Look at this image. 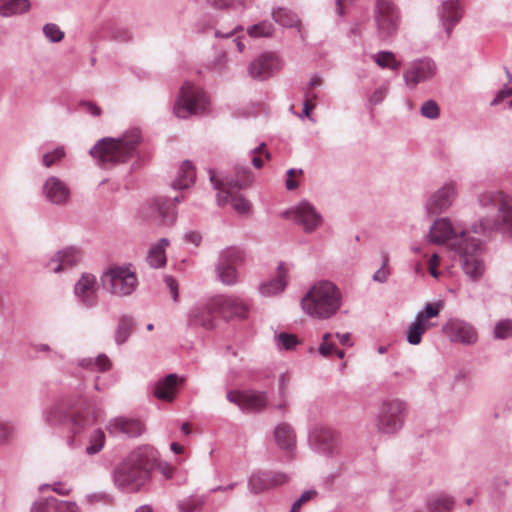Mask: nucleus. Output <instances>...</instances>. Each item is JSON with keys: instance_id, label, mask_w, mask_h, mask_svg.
<instances>
[{"instance_id": "f257e3e1", "label": "nucleus", "mask_w": 512, "mask_h": 512, "mask_svg": "<svg viewBox=\"0 0 512 512\" xmlns=\"http://www.w3.org/2000/svg\"><path fill=\"white\" fill-rule=\"evenodd\" d=\"M427 238L433 244H444L448 240H454L453 245L456 246L455 249L459 253L464 273L473 281L483 275L485 266L480 257L481 241L468 237L463 230L458 231L453 227L449 218L436 219L430 227Z\"/></svg>"}, {"instance_id": "f03ea898", "label": "nucleus", "mask_w": 512, "mask_h": 512, "mask_svg": "<svg viewBox=\"0 0 512 512\" xmlns=\"http://www.w3.org/2000/svg\"><path fill=\"white\" fill-rule=\"evenodd\" d=\"M479 220L471 228L476 234L512 229V200L501 191H485L478 197Z\"/></svg>"}, {"instance_id": "7ed1b4c3", "label": "nucleus", "mask_w": 512, "mask_h": 512, "mask_svg": "<svg viewBox=\"0 0 512 512\" xmlns=\"http://www.w3.org/2000/svg\"><path fill=\"white\" fill-rule=\"evenodd\" d=\"M141 141L139 129L133 128L118 138L100 139L89 153L101 167L111 168L135 156Z\"/></svg>"}, {"instance_id": "20e7f679", "label": "nucleus", "mask_w": 512, "mask_h": 512, "mask_svg": "<svg viewBox=\"0 0 512 512\" xmlns=\"http://www.w3.org/2000/svg\"><path fill=\"white\" fill-rule=\"evenodd\" d=\"M342 306V293L331 281L316 282L301 299V308L309 316L319 320L330 319Z\"/></svg>"}, {"instance_id": "39448f33", "label": "nucleus", "mask_w": 512, "mask_h": 512, "mask_svg": "<svg viewBox=\"0 0 512 512\" xmlns=\"http://www.w3.org/2000/svg\"><path fill=\"white\" fill-rule=\"evenodd\" d=\"M210 181L214 185L215 189H220L221 193L218 194V205L222 206L226 203H230L232 208L239 214H249L251 211L250 202L242 195L236 192V190L247 187L252 182V177L248 169L243 168L241 172H238L236 178L225 177L218 181L215 173L210 170Z\"/></svg>"}, {"instance_id": "423d86ee", "label": "nucleus", "mask_w": 512, "mask_h": 512, "mask_svg": "<svg viewBox=\"0 0 512 512\" xmlns=\"http://www.w3.org/2000/svg\"><path fill=\"white\" fill-rule=\"evenodd\" d=\"M151 465L140 453L119 465L114 471L115 485L123 492H136L149 478Z\"/></svg>"}, {"instance_id": "0eeeda50", "label": "nucleus", "mask_w": 512, "mask_h": 512, "mask_svg": "<svg viewBox=\"0 0 512 512\" xmlns=\"http://www.w3.org/2000/svg\"><path fill=\"white\" fill-rule=\"evenodd\" d=\"M76 404V401L72 400L70 397L58 399L44 411L46 423L51 426H57L69 421L73 434H79L86 427L92 425L94 419L86 417L81 413L73 414L71 410Z\"/></svg>"}, {"instance_id": "6e6552de", "label": "nucleus", "mask_w": 512, "mask_h": 512, "mask_svg": "<svg viewBox=\"0 0 512 512\" xmlns=\"http://www.w3.org/2000/svg\"><path fill=\"white\" fill-rule=\"evenodd\" d=\"M102 286L114 296L131 295L137 288L136 274L129 267L112 266L105 270L101 277Z\"/></svg>"}, {"instance_id": "1a4fd4ad", "label": "nucleus", "mask_w": 512, "mask_h": 512, "mask_svg": "<svg viewBox=\"0 0 512 512\" xmlns=\"http://www.w3.org/2000/svg\"><path fill=\"white\" fill-rule=\"evenodd\" d=\"M209 105L206 93L191 83H184L180 89L177 102L174 106L176 117L186 119L190 115L204 113Z\"/></svg>"}, {"instance_id": "9d476101", "label": "nucleus", "mask_w": 512, "mask_h": 512, "mask_svg": "<svg viewBox=\"0 0 512 512\" xmlns=\"http://www.w3.org/2000/svg\"><path fill=\"white\" fill-rule=\"evenodd\" d=\"M407 404L400 399L384 400L375 420L382 434H394L402 429L407 414Z\"/></svg>"}, {"instance_id": "9b49d317", "label": "nucleus", "mask_w": 512, "mask_h": 512, "mask_svg": "<svg viewBox=\"0 0 512 512\" xmlns=\"http://www.w3.org/2000/svg\"><path fill=\"white\" fill-rule=\"evenodd\" d=\"M442 302L427 303L420 309L413 321L406 328V340L410 345H419L422 341V336L431 328L437 326L436 322L432 319L439 316Z\"/></svg>"}, {"instance_id": "f8f14e48", "label": "nucleus", "mask_w": 512, "mask_h": 512, "mask_svg": "<svg viewBox=\"0 0 512 512\" xmlns=\"http://www.w3.org/2000/svg\"><path fill=\"white\" fill-rule=\"evenodd\" d=\"M373 17L381 38L394 35L400 25V11L395 0H374Z\"/></svg>"}, {"instance_id": "ddd939ff", "label": "nucleus", "mask_w": 512, "mask_h": 512, "mask_svg": "<svg viewBox=\"0 0 512 512\" xmlns=\"http://www.w3.org/2000/svg\"><path fill=\"white\" fill-rule=\"evenodd\" d=\"M99 292L100 285L92 273H82L73 288L76 302L85 309H93L98 306Z\"/></svg>"}, {"instance_id": "4468645a", "label": "nucleus", "mask_w": 512, "mask_h": 512, "mask_svg": "<svg viewBox=\"0 0 512 512\" xmlns=\"http://www.w3.org/2000/svg\"><path fill=\"white\" fill-rule=\"evenodd\" d=\"M243 261V253L235 247H228L220 252L215 271L219 280L227 286L238 282L236 265Z\"/></svg>"}, {"instance_id": "2eb2a0df", "label": "nucleus", "mask_w": 512, "mask_h": 512, "mask_svg": "<svg viewBox=\"0 0 512 512\" xmlns=\"http://www.w3.org/2000/svg\"><path fill=\"white\" fill-rule=\"evenodd\" d=\"M212 305L217 315L225 321L246 319L249 305L241 297L235 295H216L212 297Z\"/></svg>"}, {"instance_id": "dca6fc26", "label": "nucleus", "mask_w": 512, "mask_h": 512, "mask_svg": "<svg viewBox=\"0 0 512 512\" xmlns=\"http://www.w3.org/2000/svg\"><path fill=\"white\" fill-rule=\"evenodd\" d=\"M226 398L244 412H260L265 409L268 404V395L264 391H228Z\"/></svg>"}, {"instance_id": "f3484780", "label": "nucleus", "mask_w": 512, "mask_h": 512, "mask_svg": "<svg viewBox=\"0 0 512 512\" xmlns=\"http://www.w3.org/2000/svg\"><path fill=\"white\" fill-rule=\"evenodd\" d=\"M444 334L453 342L462 345H474L478 340L476 328L469 322L451 318L442 327Z\"/></svg>"}, {"instance_id": "a211bd4d", "label": "nucleus", "mask_w": 512, "mask_h": 512, "mask_svg": "<svg viewBox=\"0 0 512 512\" xmlns=\"http://www.w3.org/2000/svg\"><path fill=\"white\" fill-rule=\"evenodd\" d=\"M436 71L437 67L432 59L420 58L408 65L403 78L408 88L415 89L418 84L431 80Z\"/></svg>"}, {"instance_id": "6ab92c4d", "label": "nucleus", "mask_w": 512, "mask_h": 512, "mask_svg": "<svg viewBox=\"0 0 512 512\" xmlns=\"http://www.w3.org/2000/svg\"><path fill=\"white\" fill-rule=\"evenodd\" d=\"M285 215L301 225L306 233L315 231L323 221L322 215L306 200L299 202L295 207L287 211Z\"/></svg>"}, {"instance_id": "aec40b11", "label": "nucleus", "mask_w": 512, "mask_h": 512, "mask_svg": "<svg viewBox=\"0 0 512 512\" xmlns=\"http://www.w3.org/2000/svg\"><path fill=\"white\" fill-rule=\"evenodd\" d=\"M457 197V184L453 181L444 183L430 195L426 202V210L430 214H440L451 207Z\"/></svg>"}, {"instance_id": "412c9836", "label": "nucleus", "mask_w": 512, "mask_h": 512, "mask_svg": "<svg viewBox=\"0 0 512 512\" xmlns=\"http://www.w3.org/2000/svg\"><path fill=\"white\" fill-rule=\"evenodd\" d=\"M282 68V61L276 54L263 53L255 58L248 67V74L256 80H266Z\"/></svg>"}, {"instance_id": "4be33fe9", "label": "nucleus", "mask_w": 512, "mask_h": 512, "mask_svg": "<svg viewBox=\"0 0 512 512\" xmlns=\"http://www.w3.org/2000/svg\"><path fill=\"white\" fill-rule=\"evenodd\" d=\"M42 192L51 204L58 206L67 205L71 196L68 184L57 176H50L45 180Z\"/></svg>"}, {"instance_id": "5701e85b", "label": "nucleus", "mask_w": 512, "mask_h": 512, "mask_svg": "<svg viewBox=\"0 0 512 512\" xmlns=\"http://www.w3.org/2000/svg\"><path fill=\"white\" fill-rule=\"evenodd\" d=\"M81 258L82 255L79 249L66 247L56 252L46 263V267L54 273H60L78 265Z\"/></svg>"}, {"instance_id": "b1692460", "label": "nucleus", "mask_w": 512, "mask_h": 512, "mask_svg": "<svg viewBox=\"0 0 512 512\" xmlns=\"http://www.w3.org/2000/svg\"><path fill=\"white\" fill-rule=\"evenodd\" d=\"M216 316L218 315L211 298L207 303L193 307L189 311L188 319L191 326L212 330L216 327Z\"/></svg>"}, {"instance_id": "393cba45", "label": "nucleus", "mask_w": 512, "mask_h": 512, "mask_svg": "<svg viewBox=\"0 0 512 512\" xmlns=\"http://www.w3.org/2000/svg\"><path fill=\"white\" fill-rule=\"evenodd\" d=\"M309 443L312 449L325 455H334L337 449L335 434L328 428H314L309 434Z\"/></svg>"}, {"instance_id": "a878e982", "label": "nucleus", "mask_w": 512, "mask_h": 512, "mask_svg": "<svg viewBox=\"0 0 512 512\" xmlns=\"http://www.w3.org/2000/svg\"><path fill=\"white\" fill-rule=\"evenodd\" d=\"M439 19L447 34L450 36L452 29L459 23L462 12L458 0H441L438 10Z\"/></svg>"}, {"instance_id": "bb28decb", "label": "nucleus", "mask_w": 512, "mask_h": 512, "mask_svg": "<svg viewBox=\"0 0 512 512\" xmlns=\"http://www.w3.org/2000/svg\"><path fill=\"white\" fill-rule=\"evenodd\" d=\"M109 434L126 435L127 437H138L144 431V425L140 420L117 417L111 419L107 425Z\"/></svg>"}, {"instance_id": "cd10ccee", "label": "nucleus", "mask_w": 512, "mask_h": 512, "mask_svg": "<svg viewBox=\"0 0 512 512\" xmlns=\"http://www.w3.org/2000/svg\"><path fill=\"white\" fill-rule=\"evenodd\" d=\"M287 273L283 262L277 267V276L271 280L265 281L259 285V293L262 296L270 297L281 293L287 286Z\"/></svg>"}, {"instance_id": "c85d7f7f", "label": "nucleus", "mask_w": 512, "mask_h": 512, "mask_svg": "<svg viewBox=\"0 0 512 512\" xmlns=\"http://www.w3.org/2000/svg\"><path fill=\"white\" fill-rule=\"evenodd\" d=\"M274 438L277 446L283 451L292 452L296 447V435L288 423H280L275 427Z\"/></svg>"}, {"instance_id": "c756f323", "label": "nucleus", "mask_w": 512, "mask_h": 512, "mask_svg": "<svg viewBox=\"0 0 512 512\" xmlns=\"http://www.w3.org/2000/svg\"><path fill=\"white\" fill-rule=\"evenodd\" d=\"M195 179V167L190 161L186 160L180 166L178 174L172 182V187L175 190L187 189L194 184Z\"/></svg>"}, {"instance_id": "7c9ffc66", "label": "nucleus", "mask_w": 512, "mask_h": 512, "mask_svg": "<svg viewBox=\"0 0 512 512\" xmlns=\"http://www.w3.org/2000/svg\"><path fill=\"white\" fill-rule=\"evenodd\" d=\"M183 197L175 196L173 200L157 199L155 201L156 209L162 222L165 225H171L175 222L177 211L175 204L182 201Z\"/></svg>"}, {"instance_id": "2f4dec72", "label": "nucleus", "mask_w": 512, "mask_h": 512, "mask_svg": "<svg viewBox=\"0 0 512 512\" xmlns=\"http://www.w3.org/2000/svg\"><path fill=\"white\" fill-rule=\"evenodd\" d=\"M178 383V376L176 374H169L163 380L157 382L154 395L156 398L163 401H172L175 397V388Z\"/></svg>"}, {"instance_id": "473e14b6", "label": "nucleus", "mask_w": 512, "mask_h": 512, "mask_svg": "<svg viewBox=\"0 0 512 512\" xmlns=\"http://www.w3.org/2000/svg\"><path fill=\"white\" fill-rule=\"evenodd\" d=\"M169 245L167 238H161L148 252L147 262L153 268H160L166 264L165 248Z\"/></svg>"}, {"instance_id": "72a5a7b5", "label": "nucleus", "mask_w": 512, "mask_h": 512, "mask_svg": "<svg viewBox=\"0 0 512 512\" xmlns=\"http://www.w3.org/2000/svg\"><path fill=\"white\" fill-rule=\"evenodd\" d=\"M30 9L29 0H0V15L10 17Z\"/></svg>"}, {"instance_id": "f704fd0d", "label": "nucleus", "mask_w": 512, "mask_h": 512, "mask_svg": "<svg viewBox=\"0 0 512 512\" xmlns=\"http://www.w3.org/2000/svg\"><path fill=\"white\" fill-rule=\"evenodd\" d=\"M134 327V320L132 317L122 315L118 320V325L115 331V342L117 345L124 344L130 337Z\"/></svg>"}, {"instance_id": "c9c22d12", "label": "nucleus", "mask_w": 512, "mask_h": 512, "mask_svg": "<svg viewBox=\"0 0 512 512\" xmlns=\"http://www.w3.org/2000/svg\"><path fill=\"white\" fill-rule=\"evenodd\" d=\"M269 471H258L253 473L248 480V487L254 494L262 493L270 489Z\"/></svg>"}, {"instance_id": "e433bc0d", "label": "nucleus", "mask_w": 512, "mask_h": 512, "mask_svg": "<svg viewBox=\"0 0 512 512\" xmlns=\"http://www.w3.org/2000/svg\"><path fill=\"white\" fill-rule=\"evenodd\" d=\"M272 17L275 22L284 27H295L299 24V19L296 14L285 8H278L272 12Z\"/></svg>"}, {"instance_id": "4c0bfd02", "label": "nucleus", "mask_w": 512, "mask_h": 512, "mask_svg": "<svg viewBox=\"0 0 512 512\" xmlns=\"http://www.w3.org/2000/svg\"><path fill=\"white\" fill-rule=\"evenodd\" d=\"M372 57L381 68H389L396 71L401 66V63L396 60L394 53L391 51H380Z\"/></svg>"}, {"instance_id": "58836bf2", "label": "nucleus", "mask_w": 512, "mask_h": 512, "mask_svg": "<svg viewBox=\"0 0 512 512\" xmlns=\"http://www.w3.org/2000/svg\"><path fill=\"white\" fill-rule=\"evenodd\" d=\"M454 500L447 495H440L428 503L429 512H450L453 508Z\"/></svg>"}, {"instance_id": "ea45409f", "label": "nucleus", "mask_w": 512, "mask_h": 512, "mask_svg": "<svg viewBox=\"0 0 512 512\" xmlns=\"http://www.w3.org/2000/svg\"><path fill=\"white\" fill-rule=\"evenodd\" d=\"M79 366L82 368H96L98 371H106L110 369L111 362L105 354H100L96 359L84 358L80 360Z\"/></svg>"}, {"instance_id": "a19ab883", "label": "nucleus", "mask_w": 512, "mask_h": 512, "mask_svg": "<svg viewBox=\"0 0 512 512\" xmlns=\"http://www.w3.org/2000/svg\"><path fill=\"white\" fill-rule=\"evenodd\" d=\"M205 503L202 496H190L178 503L180 512H200Z\"/></svg>"}, {"instance_id": "79ce46f5", "label": "nucleus", "mask_w": 512, "mask_h": 512, "mask_svg": "<svg viewBox=\"0 0 512 512\" xmlns=\"http://www.w3.org/2000/svg\"><path fill=\"white\" fill-rule=\"evenodd\" d=\"M89 445L86 447V453L94 455L98 453L104 446L105 434L101 429H96L90 436Z\"/></svg>"}, {"instance_id": "37998d69", "label": "nucleus", "mask_w": 512, "mask_h": 512, "mask_svg": "<svg viewBox=\"0 0 512 512\" xmlns=\"http://www.w3.org/2000/svg\"><path fill=\"white\" fill-rule=\"evenodd\" d=\"M43 34L51 43H59L64 39L65 33L55 23H47L43 26Z\"/></svg>"}, {"instance_id": "c03bdc74", "label": "nucleus", "mask_w": 512, "mask_h": 512, "mask_svg": "<svg viewBox=\"0 0 512 512\" xmlns=\"http://www.w3.org/2000/svg\"><path fill=\"white\" fill-rule=\"evenodd\" d=\"M274 31V26L271 22L262 21L248 28V34L251 37H268Z\"/></svg>"}, {"instance_id": "a18cd8bd", "label": "nucleus", "mask_w": 512, "mask_h": 512, "mask_svg": "<svg viewBox=\"0 0 512 512\" xmlns=\"http://www.w3.org/2000/svg\"><path fill=\"white\" fill-rule=\"evenodd\" d=\"M30 512H57V498L48 497L46 499L36 501L31 507Z\"/></svg>"}, {"instance_id": "49530a36", "label": "nucleus", "mask_w": 512, "mask_h": 512, "mask_svg": "<svg viewBox=\"0 0 512 512\" xmlns=\"http://www.w3.org/2000/svg\"><path fill=\"white\" fill-rule=\"evenodd\" d=\"M65 149L63 146L55 148L52 152L45 153L42 157V164L49 168L65 157Z\"/></svg>"}, {"instance_id": "de8ad7c7", "label": "nucleus", "mask_w": 512, "mask_h": 512, "mask_svg": "<svg viewBox=\"0 0 512 512\" xmlns=\"http://www.w3.org/2000/svg\"><path fill=\"white\" fill-rule=\"evenodd\" d=\"M494 337L496 339H506L512 337V319L499 321L494 328Z\"/></svg>"}, {"instance_id": "09e8293b", "label": "nucleus", "mask_w": 512, "mask_h": 512, "mask_svg": "<svg viewBox=\"0 0 512 512\" xmlns=\"http://www.w3.org/2000/svg\"><path fill=\"white\" fill-rule=\"evenodd\" d=\"M15 426L7 421L0 420V446L7 445L14 437Z\"/></svg>"}, {"instance_id": "8fccbe9b", "label": "nucleus", "mask_w": 512, "mask_h": 512, "mask_svg": "<svg viewBox=\"0 0 512 512\" xmlns=\"http://www.w3.org/2000/svg\"><path fill=\"white\" fill-rule=\"evenodd\" d=\"M421 115L428 119H437L440 115V109L436 101H425L420 109Z\"/></svg>"}, {"instance_id": "3c124183", "label": "nucleus", "mask_w": 512, "mask_h": 512, "mask_svg": "<svg viewBox=\"0 0 512 512\" xmlns=\"http://www.w3.org/2000/svg\"><path fill=\"white\" fill-rule=\"evenodd\" d=\"M276 342L279 348L286 350L293 349L298 344V340L294 335L284 332L276 335Z\"/></svg>"}, {"instance_id": "603ef678", "label": "nucleus", "mask_w": 512, "mask_h": 512, "mask_svg": "<svg viewBox=\"0 0 512 512\" xmlns=\"http://www.w3.org/2000/svg\"><path fill=\"white\" fill-rule=\"evenodd\" d=\"M317 496V491L314 490V489H310V490H306L305 492L302 493V495L300 496L299 499H297L293 504H292V507H291V510L292 512H299L300 511V508L301 506L312 500L313 498H315Z\"/></svg>"}, {"instance_id": "864d4df0", "label": "nucleus", "mask_w": 512, "mask_h": 512, "mask_svg": "<svg viewBox=\"0 0 512 512\" xmlns=\"http://www.w3.org/2000/svg\"><path fill=\"white\" fill-rule=\"evenodd\" d=\"M387 265L388 256L386 255L382 261L381 267L373 274L372 279L375 282L385 283L388 280L389 270L387 269Z\"/></svg>"}, {"instance_id": "5fc2aeb1", "label": "nucleus", "mask_w": 512, "mask_h": 512, "mask_svg": "<svg viewBox=\"0 0 512 512\" xmlns=\"http://www.w3.org/2000/svg\"><path fill=\"white\" fill-rule=\"evenodd\" d=\"M270 489L288 482V476L281 472H269Z\"/></svg>"}, {"instance_id": "6e6d98bb", "label": "nucleus", "mask_w": 512, "mask_h": 512, "mask_svg": "<svg viewBox=\"0 0 512 512\" xmlns=\"http://www.w3.org/2000/svg\"><path fill=\"white\" fill-rule=\"evenodd\" d=\"M208 3L218 9H226L234 6L236 3L243 5L245 0H207Z\"/></svg>"}, {"instance_id": "4d7b16f0", "label": "nucleus", "mask_w": 512, "mask_h": 512, "mask_svg": "<svg viewBox=\"0 0 512 512\" xmlns=\"http://www.w3.org/2000/svg\"><path fill=\"white\" fill-rule=\"evenodd\" d=\"M302 173H303L302 169L296 170L294 168H291L286 172L287 179H286L285 185H286L287 190H290V191L295 190L298 187V182L293 180V177L296 174H302Z\"/></svg>"}, {"instance_id": "13d9d810", "label": "nucleus", "mask_w": 512, "mask_h": 512, "mask_svg": "<svg viewBox=\"0 0 512 512\" xmlns=\"http://www.w3.org/2000/svg\"><path fill=\"white\" fill-rule=\"evenodd\" d=\"M57 512H80V510L75 502H68L57 499Z\"/></svg>"}, {"instance_id": "bf43d9fd", "label": "nucleus", "mask_w": 512, "mask_h": 512, "mask_svg": "<svg viewBox=\"0 0 512 512\" xmlns=\"http://www.w3.org/2000/svg\"><path fill=\"white\" fill-rule=\"evenodd\" d=\"M512 95V89L508 86H504L491 101V105L495 106L500 104L504 99L509 98Z\"/></svg>"}, {"instance_id": "052dcab7", "label": "nucleus", "mask_w": 512, "mask_h": 512, "mask_svg": "<svg viewBox=\"0 0 512 512\" xmlns=\"http://www.w3.org/2000/svg\"><path fill=\"white\" fill-rule=\"evenodd\" d=\"M288 386H289V377L287 374H281L279 378V385H278V391H279V397L285 398L288 397Z\"/></svg>"}, {"instance_id": "680f3d73", "label": "nucleus", "mask_w": 512, "mask_h": 512, "mask_svg": "<svg viewBox=\"0 0 512 512\" xmlns=\"http://www.w3.org/2000/svg\"><path fill=\"white\" fill-rule=\"evenodd\" d=\"M386 93H387L386 87H383V86L378 87L374 91L372 96L370 97V99H369L370 103L373 105H377V104L381 103L383 101V99L385 98Z\"/></svg>"}, {"instance_id": "e2e57ef3", "label": "nucleus", "mask_w": 512, "mask_h": 512, "mask_svg": "<svg viewBox=\"0 0 512 512\" xmlns=\"http://www.w3.org/2000/svg\"><path fill=\"white\" fill-rule=\"evenodd\" d=\"M79 105L80 107H82L83 110H85L93 116H100L101 114V109L93 102L82 101Z\"/></svg>"}, {"instance_id": "0e129e2a", "label": "nucleus", "mask_w": 512, "mask_h": 512, "mask_svg": "<svg viewBox=\"0 0 512 512\" xmlns=\"http://www.w3.org/2000/svg\"><path fill=\"white\" fill-rule=\"evenodd\" d=\"M184 240L187 243H191V244H193L195 246H198L201 243L202 236L197 231H189V232L184 234Z\"/></svg>"}, {"instance_id": "69168bd1", "label": "nucleus", "mask_w": 512, "mask_h": 512, "mask_svg": "<svg viewBox=\"0 0 512 512\" xmlns=\"http://www.w3.org/2000/svg\"><path fill=\"white\" fill-rule=\"evenodd\" d=\"M165 283L169 287L174 301L178 299V284L172 276L165 277Z\"/></svg>"}, {"instance_id": "338daca9", "label": "nucleus", "mask_w": 512, "mask_h": 512, "mask_svg": "<svg viewBox=\"0 0 512 512\" xmlns=\"http://www.w3.org/2000/svg\"><path fill=\"white\" fill-rule=\"evenodd\" d=\"M307 100L304 102L303 105V114L305 116L310 115V111L314 108V105L310 103L311 100H315L317 98L316 94L306 92Z\"/></svg>"}, {"instance_id": "774afa93", "label": "nucleus", "mask_w": 512, "mask_h": 512, "mask_svg": "<svg viewBox=\"0 0 512 512\" xmlns=\"http://www.w3.org/2000/svg\"><path fill=\"white\" fill-rule=\"evenodd\" d=\"M52 490L54 492H56L57 494H59V495L65 496V495H68L70 493L71 487H69L65 483L56 482V483L53 484Z\"/></svg>"}]
</instances>
